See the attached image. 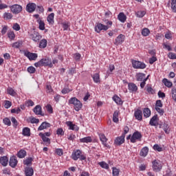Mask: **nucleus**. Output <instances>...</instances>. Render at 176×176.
<instances>
[{
	"instance_id": "obj_1",
	"label": "nucleus",
	"mask_w": 176,
	"mask_h": 176,
	"mask_svg": "<svg viewBox=\"0 0 176 176\" xmlns=\"http://www.w3.org/2000/svg\"><path fill=\"white\" fill-rule=\"evenodd\" d=\"M106 24L107 25H104L102 23H97V25H96L95 26V31L96 32H98V34H100V32H101V31H107V30H109V28L112 25V21H107L106 22Z\"/></svg>"
},
{
	"instance_id": "obj_2",
	"label": "nucleus",
	"mask_w": 176,
	"mask_h": 176,
	"mask_svg": "<svg viewBox=\"0 0 176 176\" xmlns=\"http://www.w3.org/2000/svg\"><path fill=\"white\" fill-rule=\"evenodd\" d=\"M69 102L70 104H72L74 106V109L77 112L80 111V109H82V102H80V101L78 100V98H72L69 99Z\"/></svg>"
},
{
	"instance_id": "obj_3",
	"label": "nucleus",
	"mask_w": 176,
	"mask_h": 176,
	"mask_svg": "<svg viewBox=\"0 0 176 176\" xmlns=\"http://www.w3.org/2000/svg\"><path fill=\"white\" fill-rule=\"evenodd\" d=\"M72 159L73 160H78V159H80V160H86V156L82 155V151L77 150L72 153Z\"/></svg>"
},
{
	"instance_id": "obj_4",
	"label": "nucleus",
	"mask_w": 176,
	"mask_h": 176,
	"mask_svg": "<svg viewBox=\"0 0 176 176\" xmlns=\"http://www.w3.org/2000/svg\"><path fill=\"white\" fill-rule=\"evenodd\" d=\"M153 164V171H155V173H158L159 171H161L163 165L162 164V162L160 160H155L152 162Z\"/></svg>"
},
{
	"instance_id": "obj_5",
	"label": "nucleus",
	"mask_w": 176,
	"mask_h": 176,
	"mask_svg": "<svg viewBox=\"0 0 176 176\" xmlns=\"http://www.w3.org/2000/svg\"><path fill=\"white\" fill-rule=\"evenodd\" d=\"M132 65L135 69H144L146 68V65L139 60H132Z\"/></svg>"
},
{
	"instance_id": "obj_6",
	"label": "nucleus",
	"mask_w": 176,
	"mask_h": 176,
	"mask_svg": "<svg viewBox=\"0 0 176 176\" xmlns=\"http://www.w3.org/2000/svg\"><path fill=\"white\" fill-rule=\"evenodd\" d=\"M10 8L11 12L14 14H19V13H20L23 10V7L18 4H14L13 6H11Z\"/></svg>"
},
{
	"instance_id": "obj_7",
	"label": "nucleus",
	"mask_w": 176,
	"mask_h": 176,
	"mask_svg": "<svg viewBox=\"0 0 176 176\" xmlns=\"http://www.w3.org/2000/svg\"><path fill=\"white\" fill-rule=\"evenodd\" d=\"M142 138V135H141V133H140L138 131H136L135 133H133L131 138V142L133 144L135 143L137 140H140Z\"/></svg>"
},
{
	"instance_id": "obj_8",
	"label": "nucleus",
	"mask_w": 176,
	"mask_h": 176,
	"mask_svg": "<svg viewBox=\"0 0 176 176\" xmlns=\"http://www.w3.org/2000/svg\"><path fill=\"white\" fill-rule=\"evenodd\" d=\"M158 126H160V129H163L164 133L166 134H170V126H168V124L167 122H157Z\"/></svg>"
},
{
	"instance_id": "obj_9",
	"label": "nucleus",
	"mask_w": 176,
	"mask_h": 176,
	"mask_svg": "<svg viewBox=\"0 0 176 176\" xmlns=\"http://www.w3.org/2000/svg\"><path fill=\"white\" fill-rule=\"evenodd\" d=\"M41 61L43 67H50V68L53 67V64L52 63V59L49 58L48 57L42 58Z\"/></svg>"
},
{
	"instance_id": "obj_10",
	"label": "nucleus",
	"mask_w": 176,
	"mask_h": 176,
	"mask_svg": "<svg viewBox=\"0 0 176 176\" xmlns=\"http://www.w3.org/2000/svg\"><path fill=\"white\" fill-rule=\"evenodd\" d=\"M35 9H36V4L34 3H29L26 6V11H28V13H32L35 12Z\"/></svg>"
},
{
	"instance_id": "obj_11",
	"label": "nucleus",
	"mask_w": 176,
	"mask_h": 176,
	"mask_svg": "<svg viewBox=\"0 0 176 176\" xmlns=\"http://www.w3.org/2000/svg\"><path fill=\"white\" fill-rule=\"evenodd\" d=\"M30 36L34 42H39V41L42 39V36L36 32H34L33 34H31Z\"/></svg>"
},
{
	"instance_id": "obj_12",
	"label": "nucleus",
	"mask_w": 176,
	"mask_h": 176,
	"mask_svg": "<svg viewBox=\"0 0 176 176\" xmlns=\"http://www.w3.org/2000/svg\"><path fill=\"white\" fill-rule=\"evenodd\" d=\"M17 163H19V161H17L16 156H12L10 158L9 164L12 168H14L17 166Z\"/></svg>"
},
{
	"instance_id": "obj_13",
	"label": "nucleus",
	"mask_w": 176,
	"mask_h": 176,
	"mask_svg": "<svg viewBox=\"0 0 176 176\" xmlns=\"http://www.w3.org/2000/svg\"><path fill=\"white\" fill-rule=\"evenodd\" d=\"M124 42V35L120 34L115 40L114 44L118 46V45H122Z\"/></svg>"
},
{
	"instance_id": "obj_14",
	"label": "nucleus",
	"mask_w": 176,
	"mask_h": 176,
	"mask_svg": "<svg viewBox=\"0 0 176 176\" xmlns=\"http://www.w3.org/2000/svg\"><path fill=\"white\" fill-rule=\"evenodd\" d=\"M25 56L29 58V60H35L38 58V54L35 53H32L30 52H25Z\"/></svg>"
},
{
	"instance_id": "obj_15",
	"label": "nucleus",
	"mask_w": 176,
	"mask_h": 176,
	"mask_svg": "<svg viewBox=\"0 0 176 176\" xmlns=\"http://www.w3.org/2000/svg\"><path fill=\"white\" fill-rule=\"evenodd\" d=\"M124 138H125L124 135H122L121 136L118 137L115 140L114 144L118 146L122 145V144L124 143Z\"/></svg>"
},
{
	"instance_id": "obj_16",
	"label": "nucleus",
	"mask_w": 176,
	"mask_h": 176,
	"mask_svg": "<svg viewBox=\"0 0 176 176\" xmlns=\"http://www.w3.org/2000/svg\"><path fill=\"white\" fill-rule=\"evenodd\" d=\"M99 138L101 142L102 143V144L104 145V146H105L106 148H108V146H109L107 144V141H108V139H107V137H105V135H104L103 133L99 134Z\"/></svg>"
},
{
	"instance_id": "obj_17",
	"label": "nucleus",
	"mask_w": 176,
	"mask_h": 176,
	"mask_svg": "<svg viewBox=\"0 0 176 176\" xmlns=\"http://www.w3.org/2000/svg\"><path fill=\"white\" fill-rule=\"evenodd\" d=\"M33 111L36 115H41V116H45L44 113H42V107L41 105H36Z\"/></svg>"
},
{
	"instance_id": "obj_18",
	"label": "nucleus",
	"mask_w": 176,
	"mask_h": 176,
	"mask_svg": "<svg viewBox=\"0 0 176 176\" xmlns=\"http://www.w3.org/2000/svg\"><path fill=\"white\" fill-rule=\"evenodd\" d=\"M52 124L47 122H43L41 126L38 128V131H42V130H45V129H49Z\"/></svg>"
},
{
	"instance_id": "obj_19",
	"label": "nucleus",
	"mask_w": 176,
	"mask_h": 176,
	"mask_svg": "<svg viewBox=\"0 0 176 176\" xmlns=\"http://www.w3.org/2000/svg\"><path fill=\"white\" fill-rule=\"evenodd\" d=\"M8 163H9V158L6 156H3L0 157V164L3 166V167H6L8 166Z\"/></svg>"
},
{
	"instance_id": "obj_20",
	"label": "nucleus",
	"mask_w": 176,
	"mask_h": 176,
	"mask_svg": "<svg viewBox=\"0 0 176 176\" xmlns=\"http://www.w3.org/2000/svg\"><path fill=\"white\" fill-rule=\"evenodd\" d=\"M66 124L68 126L69 130H74L75 131H78V130H79V127L76 124H72V122H67Z\"/></svg>"
},
{
	"instance_id": "obj_21",
	"label": "nucleus",
	"mask_w": 176,
	"mask_h": 176,
	"mask_svg": "<svg viewBox=\"0 0 176 176\" xmlns=\"http://www.w3.org/2000/svg\"><path fill=\"white\" fill-rule=\"evenodd\" d=\"M134 116L138 120H142V111L138 109L135 111Z\"/></svg>"
},
{
	"instance_id": "obj_22",
	"label": "nucleus",
	"mask_w": 176,
	"mask_h": 176,
	"mask_svg": "<svg viewBox=\"0 0 176 176\" xmlns=\"http://www.w3.org/2000/svg\"><path fill=\"white\" fill-rule=\"evenodd\" d=\"M47 20L49 24L53 25L54 24V13L50 14L47 17Z\"/></svg>"
},
{
	"instance_id": "obj_23",
	"label": "nucleus",
	"mask_w": 176,
	"mask_h": 176,
	"mask_svg": "<svg viewBox=\"0 0 176 176\" xmlns=\"http://www.w3.org/2000/svg\"><path fill=\"white\" fill-rule=\"evenodd\" d=\"M25 176H33L34 169L32 168L27 167L25 168Z\"/></svg>"
},
{
	"instance_id": "obj_24",
	"label": "nucleus",
	"mask_w": 176,
	"mask_h": 176,
	"mask_svg": "<svg viewBox=\"0 0 176 176\" xmlns=\"http://www.w3.org/2000/svg\"><path fill=\"white\" fill-rule=\"evenodd\" d=\"M144 79H146V78H145V74L138 73L136 74V80L138 82H142Z\"/></svg>"
},
{
	"instance_id": "obj_25",
	"label": "nucleus",
	"mask_w": 176,
	"mask_h": 176,
	"mask_svg": "<svg viewBox=\"0 0 176 176\" xmlns=\"http://www.w3.org/2000/svg\"><path fill=\"white\" fill-rule=\"evenodd\" d=\"M16 156L19 157V159H23L27 156V151L25 150L21 149L16 154Z\"/></svg>"
},
{
	"instance_id": "obj_26",
	"label": "nucleus",
	"mask_w": 176,
	"mask_h": 176,
	"mask_svg": "<svg viewBox=\"0 0 176 176\" xmlns=\"http://www.w3.org/2000/svg\"><path fill=\"white\" fill-rule=\"evenodd\" d=\"M156 120H157V115H155L151 118L149 122V124L151 126H159V124L156 123Z\"/></svg>"
},
{
	"instance_id": "obj_27",
	"label": "nucleus",
	"mask_w": 176,
	"mask_h": 176,
	"mask_svg": "<svg viewBox=\"0 0 176 176\" xmlns=\"http://www.w3.org/2000/svg\"><path fill=\"white\" fill-rule=\"evenodd\" d=\"M148 152H149V148L146 146L142 148L140 151V156H143L145 157L148 155Z\"/></svg>"
},
{
	"instance_id": "obj_28",
	"label": "nucleus",
	"mask_w": 176,
	"mask_h": 176,
	"mask_svg": "<svg viewBox=\"0 0 176 176\" xmlns=\"http://www.w3.org/2000/svg\"><path fill=\"white\" fill-rule=\"evenodd\" d=\"M118 19L121 21V23H124L127 19V16H126L124 13L120 12L118 16Z\"/></svg>"
},
{
	"instance_id": "obj_29",
	"label": "nucleus",
	"mask_w": 176,
	"mask_h": 176,
	"mask_svg": "<svg viewBox=\"0 0 176 176\" xmlns=\"http://www.w3.org/2000/svg\"><path fill=\"white\" fill-rule=\"evenodd\" d=\"M22 134H23V135H25V137H30V135H31V130L28 127H25L23 129Z\"/></svg>"
},
{
	"instance_id": "obj_30",
	"label": "nucleus",
	"mask_w": 176,
	"mask_h": 176,
	"mask_svg": "<svg viewBox=\"0 0 176 176\" xmlns=\"http://www.w3.org/2000/svg\"><path fill=\"white\" fill-rule=\"evenodd\" d=\"M128 87L130 91H137L138 90V87H137V85L134 83H129Z\"/></svg>"
},
{
	"instance_id": "obj_31",
	"label": "nucleus",
	"mask_w": 176,
	"mask_h": 176,
	"mask_svg": "<svg viewBox=\"0 0 176 176\" xmlns=\"http://www.w3.org/2000/svg\"><path fill=\"white\" fill-rule=\"evenodd\" d=\"M113 122L114 123H118L119 122V111H115L113 114Z\"/></svg>"
},
{
	"instance_id": "obj_32",
	"label": "nucleus",
	"mask_w": 176,
	"mask_h": 176,
	"mask_svg": "<svg viewBox=\"0 0 176 176\" xmlns=\"http://www.w3.org/2000/svg\"><path fill=\"white\" fill-rule=\"evenodd\" d=\"M38 135L42 138L43 142H47V144H50V138L45 136V134L40 133Z\"/></svg>"
},
{
	"instance_id": "obj_33",
	"label": "nucleus",
	"mask_w": 176,
	"mask_h": 176,
	"mask_svg": "<svg viewBox=\"0 0 176 176\" xmlns=\"http://www.w3.org/2000/svg\"><path fill=\"white\" fill-rule=\"evenodd\" d=\"M37 23H38L39 30H41V31H43L45 30V22L41 20V19H38L37 20Z\"/></svg>"
},
{
	"instance_id": "obj_34",
	"label": "nucleus",
	"mask_w": 176,
	"mask_h": 176,
	"mask_svg": "<svg viewBox=\"0 0 176 176\" xmlns=\"http://www.w3.org/2000/svg\"><path fill=\"white\" fill-rule=\"evenodd\" d=\"M162 83H164V85L166 86V87H173V82H171L167 78H164L162 80Z\"/></svg>"
},
{
	"instance_id": "obj_35",
	"label": "nucleus",
	"mask_w": 176,
	"mask_h": 176,
	"mask_svg": "<svg viewBox=\"0 0 176 176\" xmlns=\"http://www.w3.org/2000/svg\"><path fill=\"white\" fill-rule=\"evenodd\" d=\"M47 46V41L46 39H42L39 43V47L41 49H45Z\"/></svg>"
},
{
	"instance_id": "obj_36",
	"label": "nucleus",
	"mask_w": 176,
	"mask_h": 176,
	"mask_svg": "<svg viewBox=\"0 0 176 176\" xmlns=\"http://www.w3.org/2000/svg\"><path fill=\"white\" fill-rule=\"evenodd\" d=\"M113 101H115V102L116 104H118V105H122V104H123V102H122V99H120V98H119V96L115 95L113 97Z\"/></svg>"
},
{
	"instance_id": "obj_37",
	"label": "nucleus",
	"mask_w": 176,
	"mask_h": 176,
	"mask_svg": "<svg viewBox=\"0 0 176 176\" xmlns=\"http://www.w3.org/2000/svg\"><path fill=\"white\" fill-rule=\"evenodd\" d=\"M143 114L144 118H149V116H151V109H149V108H144L143 110Z\"/></svg>"
},
{
	"instance_id": "obj_38",
	"label": "nucleus",
	"mask_w": 176,
	"mask_h": 176,
	"mask_svg": "<svg viewBox=\"0 0 176 176\" xmlns=\"http://www.w3.org/2000/svg\"><path fill=\"white\" fill-rule=\"evenodd\" d=\"M91 137L87 136L83 138L80 139V142H85L86 144H88V142H91Z\"/></svg>"
},
{
	"instance_id": "obj_39",
	"label": "nucleus",
	"mask_w": 176,
	"mask_h": 176,
	"mask_svg": "<svg viewBox=\"0 0 176 176\" xmlns=\"http://www.w3.org/2000/svg\"><path fill=\"white\" fill-rule=\"evenodd\" d=\"M92 78L95 83H100V74H98V73L94 74Z\"/></svg>"
},
{
	"instance_id": "obj_40",
	"label": "nucleus",
	"mask_w": 176,
	"mask_h": 176,
	"mask_svg": "<svg viewBox=\"0 0 176 176\" xmlns=\"http://www.w3.org/2000/svg\"><path fill=\"white\" fill-rule=\"evenodd\" d=\"M32 157H30L23 161V164H25V166H30L32 164Z\"/></svg>"
},
{
	"instance_id": "obj_41",
	"label": "nucleus",
	"mask_w": 176,
	"mask_h": 176,
	"mask_svg": "<svg viewBox=\"0 0 176 176\" xmlns=\"http://www.w3.org/2000/svg\"><path fill=\"white\" fill-rule=\"evenodd\" d=\"M21 45H23V41H19L12 44V47H15V49H19V47H20Z\"/></svg>"
},
{
	"instance_id": "obj_42",
	"label": "nucleus",
	"mask_w": 176,
	"mask_h": 176,
	"mask_svg": "<svg viewBox=\"0 0 176 176\" xmlns=\"http://www.w3.org/2000/svg\"><path fill=\"white\" fill-rule=\"evenodd\" d=\"M171 9L173 13H176V0H171Z\"/></svg>"
},
{
	"instance_id": "obj_43",
	"label": "nucleus",
	"mask_w": 176,
	"mask_h": 176,
	"mask_svg": "<svg viewBox=\"0 0 176 176\" xmlns=\"http://www.w3.org/2000/svg\"><path fill=\"white\" fill-rule=\"evenodd\" d=\"M150 33L151 31H149V29L148 28H144L142 31V35H143V36H148Z\"/></svg>"
},
{
	"instance_id": "obj_44",
	"label": "nucleus",
	"mask_w": 176,
	"mask_h": 176,
	"mask_svg": "<svg viewBox=\"0 0 176 176\" xmlns=\"http://www.w3.org/2000/svg\"><path fill=\"white\" fill-rule=\"evenodd\" d=\"M99 166H100L102 168H105L106 170H108V168H109V166L105 162H99Z\"/></svg>"
},
{
	"instance_id": "obj_45",
	"label": "nucleus",
	"mask_w": 176,
	"mask_h": 176,
	"mask_svg": "<svg viewBox=\"0 0 176 176\" xmlns=\"http://www.w3.org/2000/svg\"><path fill=\"white\" fill-rule=\"evenodd\" d=\"M4 19H6V20H12V19H13V14L9 12H5Z\"/></svg>"
},
{
	"instance_id": "obj_46",
	"label": "nucleus",
	"mask_w": 176,
	"mask_h": 176,
	"mask_svg": "<svg viewBox=\"0 0 176 176\" xmlns=\"http://www.w3.org/2000/svg\"><path fill=\"white\" fill-rule=\"evenodd\" d=\"M112 170H113V172H112L113 176H119V173H120V170L118 169V168L113 167Z\"/></svg>"
},
{
	"instance_id": "obj_47",
	"label": "nucleus",
	"mask_w": 176,
	"mask_h": 176,
	"mask_svg": "<svg viewBox=\"0 0 176 176\" xmlns=\"http://www.w3.org/2000/svg\"><path fill=\"white\" fill-rule=\"evenodd\" d=\"M7 91L10 96H16V91H14L13 88L8 87Z\"/></svg>"
},
{
	"instance_id": "obj_48",
	"label": "nucleus",
	"mask_w": 176,
	"mask_h": 176,
	"mask_svg": "<svg viewBox=\"0 0 176 176\" xmlns=\"http://www.w3.org/2000/svg\"><path fill=\"white\" fill-rule=\"evenodd\" d=\"M172 98L176 102V89L173 88L171 90Z\"/></svg>"
},
{
	"instance_id": "obj_49",
	"label": "nucleus",
	"mask_w": 176,
	"mask_h": 176,
	"mask_svg": "<svg viewBox=\"0 0 176 176\" xmlns=\"http://www.w3.org/2000/svg\"><path fill=\"white\" fill-rule=\"evenodd\" d=\"M154 151H157V152H162L163 148H162L159 144H155L153 146Z\"/></svg>"
},
{
	"instance_id": "obj_50",
	"label": "nucleus",
	"mask_w": 176,
	"mask_h": 176,
	"mask_svg": "<svg viewBox=\"0 0 176 176\" xmlns=\"http://www.w3.org/2000/svg\"><path fill=\"white\" fill-rule=\"evenodd\" d=\"M148 78H149V76H148L146 78H144L142 82L140 83V87L141 89H144L145 87V85H146V81L148 80Z\"/></svg>"
},
{
	"instance_id": "obj_51",
	"label": "nucleus",
	"mask_w": 176,
	"mask_h": 176,
	"mask_svg": "<svg viewBox=\"0 0 176 176\" xmlns=\"http://www.w3.org/2000/svg\"><path fill=\"white\" fill-rule=\"evenodd\" d=\"M12 107V102L9 101V100H6L5 101V104H4V107L6 109H9L10 107Z\"/></svg>"
},
{
	"instance_id": "obj_52",
	"label": "nucleus",
	"mask_w": 176,
	"mask_h": 176,
	"mask_svg": "<svg viewBox=\"0 0 176 176\" xmlns=\"http://www.w3.org/2000/svg\"><path fill=\"white\" fill-rule=\"evenodd\" d=\"M35 71H36V69L33 66L28 67V72H29V74H35Z\"/></svg>"
},
{
	"instance_id": "obj_53",
	"label": "nucleus",
	"mask_w": 176,
	"mask_h": 176,
	"mask_svg": "<svg viewBox=\"0 0 176 176\" xmlns=\"http://www.w3.org/2000/svg\"><path fill=\"white\" fill-rule=\"evenodd\" d=\"M155 110L157 111V112H158V113H160L161 116H163V115H164V109H160V107H155Z\"/></svg>"
},
{
	"instance_id": "obj_54",
	"label": "nucleus",
	"mask_w": 176,
	"mask_h": 176,
	"mask_svg": "<svg viewBox=\"0 0 176 176\" xmlns=\"http://www.w3.org/2000/svg\"><path fill=\"white\" fill-rule=\"evenodd\" d=\"M163 107V103L162 102V100H158L156 101L155 103V108H162Z\"/></svg>"
},
{
	"instance_id": "obj_55",
	"label": "nucleus",
	"mask_w": 176,
	"mask_h": 176,
	"mask_svg": "<svg viewBox=\"0 0 176 176\" xmlns=\"http://www.w3.org/2000/svg\"><path fill=\"white\" fill-rule=\"evenodd\" d=\"M3 122L4 124H6L7 126H10V124H12L10 120L8 118H4L3 120Z\"/></svg>"
},
{
	"instance_id": "obj_56",
	"label": "nucleus",
	"mask_w": 176,
	"mask_h": 176,
	"mask_svg": "<svg viewBox=\"0 0 176 176\" xmlns=\"http://www.w3.org/2000/svg\"><path fill=\"white\" fill-rule=\"evenodd\" d=\"M145 11H138L136 13L138 17H144L145 16Z\"/></svg>"
},
{
	"instance_id": "obj_57",
	"label": "nucleus",
	"mask_w": 176,
	"mask_h": 176,
	"mask_svg": "<svg viewBox=\"0 0 176 176\" xmlns=\"http://www.w3.org/2000/svg\"><path fill=\"white\" fill-rule=\"evenodd\" d=\"M8 36L10 39H14V38H16V35L13 32H9Z\"/></svg>"
},
{
	"instance_id": "obj_58",
	"label": "nucleus",
	"mask_w": 176,
	"mask_h": 176,
	"mask_svg": "<svg viewBox=\"0 0 176 176\" xmlns=\"http://www.w3.org/2000/svg\"><path fill=\"white\" fill-rule=\"evenodd\" d=\"M130 131V128L129 126H126L124 128V133L122 134V135H124V137H126V134Z\"/></svg>"
},
{
	"instance_id": "obj_59",
	"label": "nucleus",
	"mask_w": 176,
	"mask_h": 176,
	"mask_svg": "<svg viewBox=\"0 0 176 176\" xmlns=\"http://www.w3.org/2000/svg\"><path fill=\"white\" fill-rule=\"evenodd\" d=\"M57 135H64V131L62 128H58L56 131Z\"/></svg>"
},
{
	"instance_id": "obj_60",
	"label": "nucleus",
	"mask_w": 176,
	"mask_h": 176,
	"mask_svg": "<svg viewBox=\"0 0 176 176\" xmlns=\"http://www.w3.org/2000/svg\"><path fill=\"white\" fill-rule=\"evenodd\" d=\"M168 57L169 58H170L171 60H175L176 59V54H174L173 52H170L168 54Z\"/></svg>"
},
{
	"instance_id": "obj_61",
	"label": "nucleus",
	"mask_w": 176,
	"mask_h": 176,
	"mask_svg": "<svg viewBox=\"0 0 176 176\" xmlns=\"http://www.w3.org/2000/svg\"><path fill=\"white\" fill-rule=\"evenodd\" d=\"M30 122L32 124H34V123L38 124V123H39V119H36L34 117L30 118Z\"/></svg>"
},
{
	"instance_id": "obj_62",
	"label": "nucleus",
	"mask_w": 176,
	"mask_h": 176,
	"mask_svg": "<svg viewBox=\"0 0 176 176\" xmlns=\"http://www.w3.org/2000/svg\"><path fill=\"white\" fill-rule=\"evenodd\" d=\"M69 25H70V24L68 22L63 23V28L64 30H68Z\"/></svg>"
},
{
	"instance_id": "obj_63",
	"label": "nucleus",
	"mask_w": 176,
	"mask_h": 176,
	"mask_svg": "<svg viewBox=\"0 0 176 176\" xmlns=\"http://www.w3.org/2000/svg\"><path fill=\"white\" fill-rule=\"evenodd\" d=\"M12 28L15 31H20V25H19L18 23H14L12 26Z\"/></svg>"
},
{
	"instance_id": "obj_64",
	"label": "nucleus",
	"mask_w": 176,
	"mask_h": 176,
	"mask_svg": "<svg viewBox=\"0 0 176 176\" xmlns=\"http://www.w3.org/2000/svg\"><path fill=\"white\" fill-rule=\"evenodd\" d=\"M26 107H34V102L31 100H29L28 102H25Z\"/></svg>"
}]
</instances>
